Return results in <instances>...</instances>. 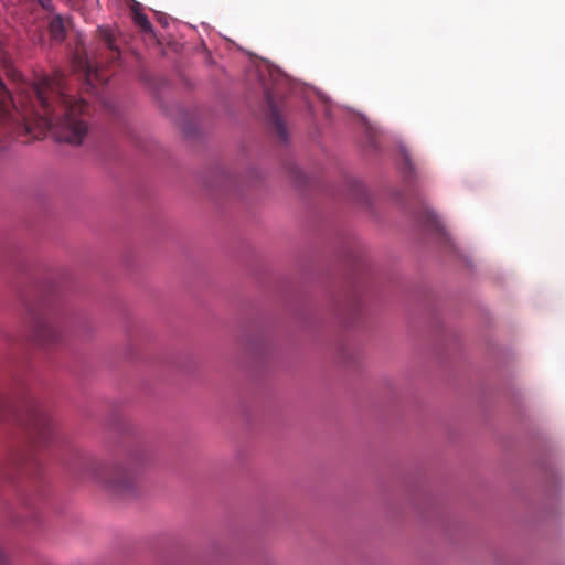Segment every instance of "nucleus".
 <instances>
[{"mask_svg":"<svg viewBox=\"0 0 565 565\" xmlns=\"http://www.w3.org/2000/svg\"><path fill=\"white\" fill-rule=\"evenodd\" d=\"M31 447L47 445L54 435V425L45 408L38 403H30L23 419Z\"/></svg>","mask_w":565,"mask_h":565,"instance_id":"7ed1b4c3","label":"nucleus"},{"mask_svg":"<svg viewBox=\"0 0 565 565\" xmlns=\"http://www.w3.org/2000/svg\"><path fill=\"white\" fill-rule=\"evenodd\" d=\"M265 95H266V102H267V106H268V119H269L273 128L276 130L278 136L281 138V140H286V136H287L286 127H285L284 120L280 117V114L276 107L274 95L268 89H266Z\"/></svg>","mask_w":565,"mask_h":565,"instance_id":"20e7f679","label":"nucleus"},{"mask_svg":"<svg viewBox=\"0 0 565 565\" xmlns=\"http://www.w3.org/2000/svg\"><path fill=\"white\" fill-rule=\"evenodd\" d=\"M32 460H33L32 455L30 454V451H28V452H23V454L19 455V457L17 459H14V465H17L20 468H24Z\"/></svg>","mask_w":565,"mask_h":565,"instance_id":"1a4fd4ad","label":"nucleus"},{"mask_svg":"<svg viewBox=\"0 0 565 565\" xmlns=\"http://www.w3.org/2000/svg\"><path fill=\"white\" fill-rule=\"evenodd\" d=\"M30 329L33 339L42 347L62 342L67 329L64 312L49 301L29 309Z\"/></svg>","mask_w":565,"mask_h":565,"instance_id":"f257e3e1","label":"nucleus"},{"mask_svg":"<svg viewBox=\"0 0 565 565\" xmlns=\"http://www.w3.org/2000/svg\"><path fill=\"white\" fill-rule=\"evenodd\" d=\"M402 153H403V163H404L403 169L407 170L409 173H413L414 164L412 162V158H411L409 153L406 152L405 150H403Z\"/></svg>","mask_w":565,"mask_h":565,"instance_id":"9d476101","label":"nucleus"},{"mask_svg":"<svg viewBox=\"0 0 565 565\" xmlns=\"http://www.w3.org/2000/svg\"><path fill=\"white\" fill-rule=\"evenodd\" d=\"M75 67L83 72L87 82L90 84L93 81H99L97 67L88 60L86 55L76 53L74 58Z\"/></svg>","mask_w":565,"mask_h":565,"instance_id":"39448f33","label":"nucleus"},{"mask_svg":"<svg viewBox=\"0 0 565 565\" xmlns=\"http://www.w3.org/2000/svg\"><path fill=\"white\" fill-rule=\"evenodd\" d=\"M426 226L429 230L435 231L436 233H439L440 235H446L441 222L431 212L427 213Z\"/></svg>","mask_w":565,"mask_h":565,"instance_id":"6e6552de","label":"nucleus"},{"mask_svg":"<svg viewBox=\"0 0 565 565\" xmlns=\"http://www.w3.org/2000/svg\"><path fill=\"white\" fill-rule=\"evenodd\" d=\"M107 45L109 47L110 51L115 52L116 54H118V51L115 49L114 44H113V41L107 38Z\"/></svg>","mask_w":565,"mask_h":565,"instance_id":"ddd939ff","label":"nucleus"},{"mask_svg":"<svg viewBox=\"0 0 565 565\" xmlns=\"http://www.w3.org/2000/svg\"><path fill=\"white\" fill-rule=\"evenodd\" d=\"M139 3L134 4L132 7V19L135 24H137L141 31L146 33L152 32V25L148 19V17L142 13L139 9Z\"/></svg>","mask_w":565,"mask_h":565,"instance_id":"0eeeda50","label":"nucleus"},{"mask_svg":"<svg viewBox=\"0 0 565 565\" xmlns=\"http://www.w3.org/2000/svg\"><path fill=\"white\" fill-rule=\"evenodd\" d=\"M49 32L53 40L63 41L65 38V26L60 15L54 17L49 24Z\"/></svg>","mask_w":565,"mask_h":565,"instance_id":"423d86ee","label":"nucleus"},{"mask_svg":"<svg viewBox=\"0 0 565 565\" xmlns=\"http://www.w3.org/2000/svg\"><path fill=\"white\" fill-rule=\"evenodd\" d=\"M38 3L44 9V10H47V11H52L53 10V3H52V0H36Z\"/></svg>","mask_w":565,"mask_h":565,"instance_id":"9b49d317","label":"nucleus"},{"mask_svg":"<svg viewBox=\"0 0 565 565\" xmlns=\"http://www.w3.org/2000/svg\"><path fill=\"white\" fill-rule=\"evenodd\" d=\"M6 411H7V403L3 399V397L0 395V419L4 416Z\"/></svg>","mask_w":565,"mask_h":565,"instance_id":"f8f14e48","label":"nucleus"},{"mask_svg":"<svg viewBox=\"0 0 565 565\" xmlns=\"http://www.w3.org/2000/svg\"><path fill=\"white\" fill-rule=\"evenodd\" d=\"M93 478L114 495L134 492L138 469L131 462L103 463L94 469Z\"/></svg>","mask_w":565,"mask_h":565,"instance_id":"f03ea898","label":"nucleus"}]
</instances>
